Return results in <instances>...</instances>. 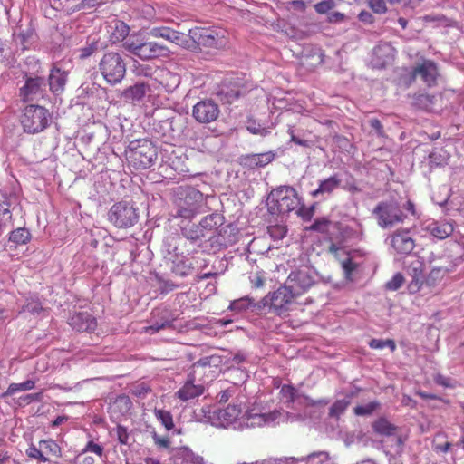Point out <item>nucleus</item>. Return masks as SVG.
<instances>
[{
    "instance_id": "obj_1",
    "label": "nucleus",
    "mask_w": 464,
    "mask_h": 464,
    "mask_svg": "<svg viewBox=\"0 0 464 464\" xmlns=\"http://www.w3.org/2000/svg\"><path fill=\"white\" fill-rule=\"evenodd\" d=\"M403 210L416 216L415 205L410 199L402 207L395 200H382L372 209V215L380 227L391 228L403 223L408 218V214Z\"/></svg>"
},
{
    "instance_id": "obj_2",
    "label": "nucleus",
    "mask_w": 464,
    "mask_h": 464,
    "mask_svg": "<svg viewBox=\"0 0 464 464\" xmlns=\"http://www.w3.org/2000/svg\"><path fill=\"white\" fill-rule=\"evenodd\" d=\"M185 49L197 50L200 46L220 49L228 44L227 33L222 28L194 27L188 31Z\"/></svg>"
},
{
    "instance_id": "obj_3",
    "label": "nucleus",
    "mask_w": 464,
    "mask_h": 464,
    "mask_svg": "<svg viewBox=\"0 0 464 464\" xmlns=\"http://www.w3.org/2000/svg\"><path fill=\"white\" fill-rule=\"evenodd\" d=\"M177 217L191 219L200 213L205 204V196L199 190L187 186L179 187L176 193Z\"/></svg>"
},
{
    "instance_id": "obj_4",
    "label": "nucleus",
    "mask_w": 464,
    "mask_h": 464,
    "mask_svg": "<svg viewBox=\"0 0 464 464\" xmlns=\"http://www.w3.org/2000/svg\"><path fill=\"white\" fill-rule=\"evenodd\" d=\"M157 148L147 139L135 140L130 142L126 150L128 163L136 169L151 167L157 160Z\"/></svg>"
},
{
    "instance_id": "obj_5",
    "label": "nucleus",
    "mask_w": 464,
    "mask_h": 464,
    "mask_svg": "<svg viewBox=\"0 0 464 464\" xmlns=\"http://www.w3.org/2000/svg\"><path fill=\"white\" fill-rule=\"evenodd\" d=\"M124 49L143 61L166 57L169 54L167 46L156 42H146L140 35H130L123 43Z\"/></svg>"
},
{
    "instance_id": "obj_6",
    "label": "nucleus",
    "mask_w": 464,
    "mask_h": 464,
    "mask_svg": "<svg viewBox=\"0 0 464 464\" xmlns=\"http://www.w3.org/2000/svg\"><path fill=\"white\" fill-rule=\"evenodd\" d=\"M99 70L109 84L115 85L125 77L126 63L119 53L108 52L102 57L99 63Z\"/></svg>"
},
{
    "instance_id": "obj_7",
    "label": "nucleus",
    "mask_w": 464,
    "mask_h": 464,
    "mask_svg": "<svg viewBox=\"0 0 464 464\" xmlns=\"http://www.w3.org/2000/svg\"><path fill=\"white\" fill-rule=\"evenodd\" d=\"M50 121L46 108L40 105H27L21 115L20 122L25 133L36 134L44 130Z\"/></svg>"
},
{
    "instance_id": "obj_8",
    "label": "nucleus",
    "mask_w": 464,
    "mask_h": 464,
    "mask_svg": "<svg viewBox=\"0 0 464 464\" xmlns=\"http://www.w3.org/2000/svg\"><path fill=\"white\" fill-rule=\"evenodd\" d=\"M273 204L270 208L274 212L281 214L295 210L301 204L297 191L291 186H280L273 189L269 195Z\"/></svg>"
},
{
    "instance_id": "obj_9",
    "label": "nucleus",
    "mask_w": 464,
    "mask_h": 464,
    "mask_svg": "<svg viewBox=\"0 0 464 464\" xmlns=\"http://www.w3.org/2000/svg\"><path fill=\"white\" fill-rule=\"evenodd\" d=\"M108 219L118 228H128L138 222V209L131 203L120 201L110 208Z\"/></svg>"
},
{
    "instance_id": "obj_10",
    "label": "nucleus",
    "mask_w": 464,
    "mask_h": 464,
    "mask_svg": "<svg viewBox=\"0 0 464 464\" xmlns=\"http://www.w3.org/2000/svg\"><path fill=\"white\" fill-rule=\"evenodd\" d=\"M285 283L296 298L307 293L314 285L315 279L314 273L304 267L291 272Z\"/></svg>"
},
{
    "instance_id": "obj_11",
    "label": "nucleus",
    "mask_w": 464,
    "mask_h": 464,
    "mask_svg": "<svg viewBox=\"0 0 464 464\" xmlns=\"http://www.w3.org/2000/svg\"><path fill=\"white\" fill-rule=\"evenodd\" d=\"M295 298V296L285 283L277 290L268 293L263 297L261 304L263 307H268L277 314H281L288 309Z\"/></svg>"
},
{
    "instance_id": "obj_12",
    "label": "nucleus",
    "mask_w": 464,
    "mask_h": 464,
    "mask_svg": "<svg viewBox=\"0 0 464 464\" xmlns=\"http://www.w3.org/2000/svg\"><path fill=\"white\" fill-rule=\"evenodd\" d=\"M178 319L170 309L167 307L156 308L151 313V324L143 327L142 332L149 334H154L161 330L173 329L174 322Z\"/></svg>"
},
{
    "instance_id": "obj_13",
    "label": "nucleus",
    "mask_w": 464,
    "mask_h": 464,
    "mask_svg": "<svg viewBox=\"0 0 464 464\" xmlns=\"http://www.w3.org/2000/svg\"><path fill=\"white\" fill-rule=\"evenodd\" d=\"M439 70L437 64L431 60H423L418 63L410 73V83L420 77L428 87L437 84Z\"/></svg>"
},
{
    "instance_id": "obj_14",
    "label": "nucleus",
    "mask_w": 464,
    "mask_h": 464,
    "mask_svg": "<svg viewBox=\"0 0 464 464\" xmlns=\"http://www.w3.org/2000/svg\"><path fill=\"white\" fill-rule=\"evenodd\" d=\"M218 105L212 100H203L193 106L192 116L198 122H212L218 119Z\"/></svg>"
},
{
    "instance_id": "obj_15",
    "label": "nucleus",
    "mask_w": 464,
    "mask_h": 464,
    "mask_svg": "<svg viewBox=\"0 0 464 464\" xmlns=\"http://www.w3.org/2000/svg\"><path fill=\"white\" fill-rule=\"evenodd\" d=\"M68 324L77 332H94L97 328L96 318L88 312H76L72 314Z\"/></svg>"
},
{
    "instance_id": "obj_16",
    "label": "nucleus",
    "mask_w": 464,
    "mask_h": 464,
    "mask_svg": "<svg viewBox=\"0 0 464 464\" xmlns=\"http://www.w3.org/2000/svg\"><path fill=\"white\" fill-rule=\"evenodd\" d=\"M424 264L419 258L411 261L407 266V274L411 277L408 285L410 293L415 294L419 292L424 284Z\"/></svg>"
},
{
    "instance_id": "obj_17",
    "label": "nucleus",
    "mask_w": 464,
    "mask_h": 464,
    "mask_svg": "<svg viewBox=\"0 0 464 464\" xmlns=\"http://www.w3.org/2000/svg\"><path fill=\"white\" fill-rule=\"evenodd\" d=\"M391 245L397 253L410 254L415 247V241L409 230H397L391 237Z\"/></svg>"
},
{
    "instance_id": "obj_18",
    "label": "nucleus",
    "mask_w": 464,
    "mask_h": 464,
    "mask_svg": "<svg viewBox=\"0 0 464 464\" xmlns=\"http://www.w3.org/2000/svg\"><path fill=\"white\" fill-rule=\"evenodd\" d=\"M150 34L155 38H163L170 43L185 48L187 34L178 32L166 26L153 27L150 31Z\"/></svg>"
},
{
    "instance_id": "obj_19",
    "label": "nucleus",
    "mask_w": 464,
    "mask_h": 464,
    "mask_svg": "<svg viewBox=\"0 0 464 464\" xmlns=\"http://www.w3.org/2000/svg\"><path fill=\"white\" fill-rule=\"evenodd\" d=\"M194 380V376H188L184 385L175 393V396L182 401H188L202 395L205 391L204 386L195 384Z\"/></svg>"
},
{
    "instance_id": "obj_20",
    "label": "nucleus",
    "mask_w": 464,
    "mask_h": 464,
    "mask_svg": "<svg viewBox=\"0 0 464 464\" xmlns=\"http://www.w3.org/2000/svg\"><path fill=\"white\" fill-rule=\"evenodd\" d=\"M44 80L42 78H28L25 84L20 89V97L24 102L34 101L42 94Z\"/></svg>"
},
{
    "instance_id": "obj_21",
    "label": "nucleus",
    "mask_w": 464,
    "mask_h": 464,
    "mask_svg": "<svg viewBox=\"0 0 464 464\" xmlns=\"http://www.w3.org/2000/svg\"><path fill=\"white\" fill-rule=\"evenodd\" d=\"M396 50L389 43H381L373 49V56L378 66H385L395 58Z\"/></svg>"
},
{
    "instance_id": "obj_22",
    "label": "nucleus",
    "mask_w": 464,
    "mask_h": 464,
    "mask_svg": "<svg viewBox=\"0 0 464 464\" xmlns=\"http://www.w3.org/2000/svg\"><path fill=\"white\" fill-rule=\"evenodd\" d=\"M14 201L15 197L14 195L0 191V227L7 226L11 222V207Z\"/></svg>"
},
{
    "instance_id": "obj_23",
    "label": "nucleus",
    "mask_w": 464,
    "mask_h": 464,
    "mask_svg": "<svg viewBox=\"0 0 464 464\" xmlns=\"http://www.w3.org/2000/svg\"><path fill=\"white\" fill-rule=\"evenodd\" d=\"M68 73L58 67H53L49 75L50 90L53 93L62 92L67 82Z\"/></svg>"
},
{
    "instance_id": "obj_24",
    "label": "nucleus",
    "mask_w": 464,
    "mask_h": 464,
    "mask_svg": "<svg viewBox=\"0 0 464 464\" xmlns=\"http://www.w3.org/2000/svg\"><path fill=\"white\" fill-rule=\"evenodd\" d=\"M430 233L439 238L445 239L449 237L454 231L453 225L447 221H436L429 225Z\"/></svg>"
},
{
    "instance_id": "obj_25",
    "label": "nucleus",
    "mask_w": 464,
    "mask_h": 464,
    "mask_svg": "<svg viewBox=\"0 0 464 464\" xmlns=\"http://www.w3.org/2000/svg\"><path fill=\"white\" fill-rule=\"evenodd\" d=\"M372 427L375 433L386 437H391L394 435L398 430V427L390 422L384 417L377 419L372 424Z\"/></svg>"
},
{
    "instance_id": "obj_26",
    "label": "nucleus",
    "mask_w": 464,
    "mask_h": 464,
    "mask_svg": "<svg viewBox=\"0 0 464 464\" xmlns=\"http://www.w3.org/2000/svg\"><path fill=\"white\" fill-rule=\"evenodd\" d=\"M131 407V400L125 394L118 395L111 405L112 411L120 415L128 413Z\"/></svg>"
},
{
    "instance_id": "obj_27",
    "label": "nucleus",
    "mask_w": 464,
    "mask_h": 464,
    "mask_svg": "<svg viewBox=\"0 0 464 464\" xmlns=\"http://www.w3.org/2000/svg\"><path fill=\"white\" fill-rule=\"evenodd\" d=\"M340 179L336 176H332L320 182L317 189L312 192L313 197H317L320 194L332 193L340 185Z\"/></svg>"
},
{
    "instance_id": "obj_28",
    "label": "nucleus",
    "mask_w": 464,
    "mask_h": 464,
    "mask_svg": "<svg viewBox=\"0 0 464 464\" xmlns=\"http://www.w3.org/2000/svg\"><path fill=\"white\" fill-rule=\"evenodd\" d=\"M435 104V96L420 93L413 96V105L420 110L430 111Z\"/></svg>"
},
{
    "instance_id": "obj_29",
    "label": "nucleus",
    "mask_w": 464,
    "mask_h": 464,
    "mask_svg": "<svg viewBox=\"0 0 464 464\" xmlns=\"http://www.w3.org/2000/svg\"><path fill=\"white\" fill-rule=\"evenodd\" d=\"M275 158L272 151L252 154L246 157V161L250 166L265 167L269 164Z\"/></svg>"
},
{
    "instance_id": "obj_30",
    "label": "nucleus",
    "mask_w": 464,
    "mask_h": 464,
    "mask_svg": "<svg viewBox=\"0 0 464 464\" xmlns=\"http://www.w3.org/2000/svg\"><path fill=\"white\" fill-rule=\"evenodd\" d=\"M179 454L183 462L187 464H205L204 458L194 452L188 447L180 448Z\"/></svg>"
},
{
    "instance_id": "obj_31",
    "label": "nucleus",
    "mask_w": 464,
    "mask_h": 464,
    "mask_svg": "<svg viewBox=\"0 0 464 464\" xmlns=\"http://www.w3.org/2000/svg\"><path fill=\"white\" fill-rule=\"evenodd\" d=\"M31 239V233L27 228L19 227L13 230L9 236V241L14 243V246L24 245Z\"/></svg>"
},
{
    "instance_id": "obj_32",
    "label": "nucleus",
    "mask_w": 464,
    "mask_h": 464,
    "mask_svg": "<svg viewBox=\"0 0 464 464\" xmlns=\"http://www.w3.org/2000/svg\"><path fill=\"white\" fill-rule=\"evenodd\" d=\"M448 272L449 269L444 266L433 267L425 277L424 284L429 286L435 285L443 279Z\"/></svg>"
},
{
    "instance_id": "obj_33",
    "label": "nucleus",
    "mask_w": 464,
    "mask_h": 464,
    "mask_svg": "<svg viewBox=\"0 0 464 464\" xmlns=\"http://www.w3.org/2000/svg\"><path fill=\"white\" fill-rule=\"evenodd\" d=\"M39 447L48 456L62 457L61 447L53 440H42L39 441Z\"/></svg>"
},
{
    "instance_id": "obj_34",
    "label": "nucleus",
    "mask_w": 464,
    "mask_h": 464,
    "mask_svg": "<svg viewBox=\"0 0 464 464\" xmlns=\"http://www.w3.org/2000/svg\"><path fill=\"white\" fill-rule=\"evenodd\" d=\"M241 414V408L237 405L229 404L226 409L218 413V417L227 422H232Z\"/></svg>"
},
{
    "instance_id": "obj_35",
    "label": "nucleus",
    "mask_w": 464,
    "mask_h": 464,
    "mask_svg": "<svg viewBox=\"0 0 464 464\" xmlns=\"http://www.w3.org/2000/svg\"><path fill=\"white\" fill-rule=\"evenodd\" d=\"M154 415L167 430H170L174 428L173 417L169 411L155 409Z\"/></svg>"
},
{
    "instance_id": "obj_36",
    "label": "nucleus",
    "mask_w": 464,
    "mask_h": 464,
    "mask_svg": "<svg viewBox=\"0 0 464 464\" xmlns=\"http://www.w3.org/2000/svg\"><path fill=\"white\" fill-rule=\"evenodd\" d=\"M148 86L145 83H137L125 91V95L131 100L142 99L147 92Z\"/></svg>"
},
{
    "instance_id": "obj_37",
    "label": "nucleus",
    "mask_w": 464,
    "mask_h": 464,
    "mask_svg": "<svg viewBox=\"0 0 464 464\" xmlns=\"http://www.w3.org/2000/svg\"><path fill=\"white\" fill-rule=\"evenodd\" d=\"M193 269L190 263H188L184 259H178L177 261L173 262L171 271L181 277H184L188 276L191 270Z\"/></svg>"
},
{
    "instance_id": "obj_38",
    "label": "nucleus",
    "mask_w": 464,
    "mask_h": 464,
    "mask_svg": "<svg viewBox=\"0 0 464 464\" xmlns=\"http://www.w3.org/2000/svg\"><path fill=\"white\" fill-rule=\"evenodd\" d=\"M34 386H35V383L32 380H27L21 383H11L8 386V388L4 395L9 396V395H13L15 392H20V391H29V390L34 389Z\"/></svg>"
},
{
    "instance_id": "obj_39",
    "label": "nucleus",
    "mask_w": 464,
    "mask_h": 464,
    "mask_svg": "<svg viewBox=\"0 0 464 464\" xmlns=\"http://www.w3.org/2000/svg\"><path fill=\"white\" fill-rule=\"evenodd\" d=\"M104 449L100 443H96L93 440H90L87 442L85 447L82 450V456L92 453L99 460H102L103 456Z\"/></svg>"
},
{
    "instance_id": "obj_40",
    "label": "nucleus",
    "mask_w": 464,
    "mask_h": 464,
    "mask_svg": "<svg viewBox=\"0 0 464 464\" xmlns=\"http://www.w3.org/2000/svg\"><path fill=\"white\" fill-rule=\"evenodd\" d=\"M349 404L350 401L344 399L337 400L335 402H334V404L331 406L329 410L330 417H334L338 419L340 415L345 411Z\"/></svg>"
},
{
    "instance_id": "obj_41",
    "label": "nucleus",
    "mask_w": 464,
    "mask_h": 464,
    "mask_svg": "<svg viewBox=\"0 0 464 464\" xmlns=\"http://www.w3.org/2000/svg\"><path fill=\"white\" fill-rule=\"evenodd\" d=\"M287 228L285 225L276 224L267 227V233L275 240H280L286 235Z\"/></svg>"
},
{
    "instance_id": "obj_42",
    "label": "nucleus",
    "mask_w": 464,
    "mask_h": 464,
    "mask_svg": "<svg viewBox=\"0 0 464 464\" xmlns=\"http://www.w3.org/2000/svg\"><path fill=\"white\" fill-rule=\"evenodd\" d=\"M26 455L34 459H36L40 462H46L49 460L48 457H46L42 450V449L39 447L37 448L35 445L31 444L28 449L26 450Z\"/></svg>"
},
{
    "instance_id": "obj_43",
    "label": "nucleus",
    "mask_w": 464,
    "mask_h": 464,
    "mask_svg": "<svg viewBox=\"0 0 464 464\" xmlns=\"http://www.w3.org/2000/svg\"><path fill=\"white\" fill-rule=\"evenodd\" d=\"M182 233L188 239L191 241H197L201 237H203L202 230L198 226L196 225L183 228Z\"/></svg>"
},
{
    "instance_id": "obj_44",
    "label": "nucleus",
    "mask_w": 464,
    "mask_h": 464,
    "mask_svg": "<svg viewBox=\"0 0 464 464\" xmlns=\"http://www.w3.org/2000/svg\"><path fill=\"white\" fill-rule=\"evenodd\" d=\"M380 406L379 402L372 401L366 405L357 406L354 408L353 411L355 415L363 416L372 414L378 407Z\"/></svg>"
},
{
    "instance_id": "obj_45",
    "label": "nucleus",
    "mask_w": 464,
    "mask_h": 464,
    "mask_svg": "<svg viewBox=\"0 0 464 464\" xmlns=\"http://www.w3.org/2000/svg\"><path fill=\"white\" fill-rule=\"evenodd\" d=\"M280 394L287 403H293L295 400L296 390L291 385L284 384L280 390Z\"/></svg>"
},
{
    "instance_id": "obj_46",
    "label": "nucleus",
    "mask_w": 464,
    "mask_h": 464,
    "mask_svg": "<svg viewBox=\"0 0 464 464\" xmlns=\"http://www.w3.org/2000/svg\"><path fill=\"white\" fill-rule=\"evenodd\" d=\"M403 282V276L401 273H397L386 283L385 287L388 290L396 291L402 285Z\"/></svg>"
},
{
    "instance_id": "obj_47",
    "label": "nucleus",
    "mask_w": 464,
    "mask_h": 464,
    "mask_svg": "<svg viewBox=\"0 0 464 464\" xmlns=\"http://www.w3.org/2000/svg\"><path fill=\"white\" fill-rule=\"evenodd\" d=\"M330 221L326 218L317 219L315 220L308 229L318 231L320 233H327L329 230Z\"/></svg>"
},
{
    "instance_id": "obj_48",
    "label": "nucleus",
    "mask_w": 464,
    "mask_h": 464,
    "mask_svg": "<svg viewBox=\"0 0 464 464\" xmlns=\"http://www.w3.org/2000/svg\"><path fill=\"white\" fill-rule=\"evenodd\" d=\"M342 268L343 269L346 278H350L353 273L357 269L358 266L352 258L347 257L341 262Z\"/></svg>"
},
{
    "instance_id": "obj_49",
    "label": "nucleus",
    "mask_w": 464,
    "mask_h": 464,
    "mask_svg": "<svg viewBox=\"0 0 464 464\" xmlns=\"http://www.w3.org/2000/svg\"><path fill=\"white\" fill-rule=\"evenodd\" d=\"M334 7V0H323L314 5L316 13L324 14Z\"/></svg>"
},
{
    "instance_id": "obj_50",
    "label": "nucleus",
    "mask_w": 464,
    "mask_h": 464,
    "mask_svg": "<svg viewBox=\"0 0 464 464\" xmlns=\"http://www.w3.org/2000/svg\"><path fill=\"white\" fill-rule=\"evenodd\" d=\"M370 8L376 14H384L387 11L385 0H369Z\"/></svg>"
},
{
    "instance_id": "obj_51",
    "label": "nucleus",
    "mask_w": 464,
    "mask_h": 464,
    "mask_svg": "<svg viewBox=\"0 0 464 464\" xmlns=\"http://www.w3.org/2000/svg\"><path fill=\"white\" fill-rule=\"evenodd\" d=\"M97 50V44L95 43H92L79 50V58L81 60H84L91 55H92Z\"/></svg>"
},
{
    "instance_id": "obj_52",
    "label": "nucleus",
    "mask_w": 464,
    "mask_h": 464,
    "mask_svg": "<svg viewBox=\"0 0 464 464\" xmlns=\"http://www.w3.org/2000/svg\"><path fill=\"white\" fill-rule=\"evenodd\" d=\"M434 382L444 388H453L455 385L450 377L438 373L434 376Z\"/></svg>"
},
{
    "instance_id": "obj_53",
    "label": "nucleus",
    "mask_w": 464,
    "mask_h": 464,
    "mask_svg": "<svg viewBox=\"0 0 464 464\" xmlns=\"http://www.w3.org/2000/svg\"><path fill=\"white\" fill-rule=\"evenodd\" d=\"M250 282L252 286L255 288H261L265 285V276L263 272H257L253 276L250 277Z\"/></svg>"
},
{
    "instance_id": "obj_54",
    "label": "nucleus",
    "mask_w": 464,
    "mask_h": 464,
    "mask_svg": "<svg viewBox=\"0 0 464 464\" xmlns=\"http://www.w3.org/2000/svg\"><path fill=\"white\" fill-rule=\"evenodd\" d=\"M296 214L299 217H302L305 220L311 219L314 211L312 208H306L304 204H300L299 207L295 209Z\"/></svg>"
},
{
    "instance_id": "obj_55",
    "label": "nucleus",
    "mask_w": 464,
    "mask_h": 464,
    "mask_svg": "<svg viewBox=\"0 0 464 464\" xmlns=\"http://www.w3.org/2000/svg\"><path fill=\"white\" fill-rule=\"evenodd\" d=\"M248 301H249L248 298H242L239 300H236L231 303L229 308L233 311H241L243 309H246L248 306V304H249Z\"/></svg>"
},
{
    "instance_id": "obj_56",
    "label": "nucleus",
    "mask_w": 464,
    "mask_h": 464,
    "mask_svg": "<svg viewBox=\"0 0 464 464\" xmlns=\"http://www.w3.org/2000/svg\"><path fill=\"white\" fill-rule=\"evenodd\" d=\"M153 440H154V442L155 444L160 447V448H164V449H167L169 447L170 445V440H169V438L165 436V437H160L158 436L156 433L153 435Z\"/></svg>"
},
{
    "instance_id": "obj_57",
    "label": "nucleus",
    "mask_w": 464,
    "mask_h": 464,
    "mask_svg": "<svg viewBox=\"0 0 464 464\" xmlns=\"http://www.w3.org/2000/svg\"><path fill=\"white\" fill-rule=\"evenodd\" d=\"M369 124L376 131V133L379 136H383L384 135L383 126H382V122L378 119H376V118L371 119L369 121Z\"/></svg>"
},
{
    "instance_id": "obj_58",
    "label": "nucleus",
    "mask_w": 464,
    "mask_h": 464,
    "mask_svg": "<svg viewBox=\"0 0 464 464\" xmlns=\"http://www.w3.org/2000/svg\"><path fill=\"white\" fill-rule=\"evenodd\" d=\"M77 459L82 464H97V462L101 461L95 456H88L87 454L82 456V452L78 455Z\"/></svg>"
},
{
    "instance_id": "obj_59",
    "label": "nucleus",
    "mask_w": 464,
    "mask_h": 464,
    "mask_svg": "<svg viewBox=\"0 0 464 464\" xmlns=\"http://www.w3.org/2000/svg\"><path fill=\"white\" fill-rule=\"evenodd\" d=\"M118 440L121 443L126 444L128 442V432L127 430L122 426L117 427Z\"/></svg>"
},
{
    "instance_id": "obj_60",
    "label": "nucleus",
    "mask_w": 464,
    "mask_h": 464,
    "mask_svg": "<svg viewBox=\"0 0 464 464\" xmlns=\"http://www.w3.org/2000/svg\"><path fill=\"white\" fill-rule=\"evenodd\" d=\"M105 3V0H82L81 6L82 8H93Z\"/></svg>"
},
{
    "instance_id": "obj_61",
    "label": "nucleus",
    "mask_w": 464,
    "mask_h": 464,
    "mask_svg": "<svg viewBox=\"0 0 464 464\" xmlns=\"http://www.w3.org/2000/svg\"><path fill=\"white\" fill-rule=\"evenodd\" d=\"M24 309L29 311L32 314H39L43 310V307L40 303L33 302V303H28L25 305Z\"/></svg>"
},
{
    "instance_id": "obj_62",
    "label": "nucleus",
    "mask_w": 464,
    "mask_h": 464,
    "mask_svg": "<svg viewBox=\"0 0 464 464\" xmlns=\"http://www.w3.org/2000/svg\"><path fill=\"white\" fill-rule=\"evenodd\" d=\"M150 392V389L147 385L142 383V384H139L135 387V389L133 390V394L136 396H141V395H146Z\"/></svg>"
},
{
    "instance_id": "obj_63",
    "label": "nucleus",
    "mask_w": 464,
    "mask_h": 464,
    "mask_svg": "<svg viewBox=\"0 0 464 464\" xmlns=\"http://www.w3.org/2000/svg\"><path fill=\"white\" fill-rule=\"evenodd\" d=\"M372 349H383L386 347V340L372 339L369 343Z\"/></svg>"
},
{
    "instance_id": "obj_64",
    "label": "nucleus",
    "mask_w": 464,
    "mask_h": 464,
    "mask_svg": "<svg viewBox=\"0 0 464 464\" xmlns=\"http://www.w3.org/2000/svg\"><path fill=\"white\" fill-rule=\"evenodd\" d=\"M451 446H452V444L450 442L447 441L444 444H437L434 447V450L437 452L447 453L450 450Z\"/></svg>"
}]
</instances>
